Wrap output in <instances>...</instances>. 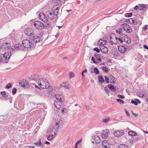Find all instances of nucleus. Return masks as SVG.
Returning <instances> with one entry per match:
<instances>
[{
    "label": "nucleus",
    "mask_w": 148,
    "mask_h": 148,
    "mask_svg": "<svg viewBox=\"0 0 148 148\" xmlns=\"http://www.w3.org/2000/svg\"><path fill=\"white\" fill-rule=\"evenodd\" d=\"M39 86L42 89L48 88L50 84L48 80L45 79H40L38 80Z\"/></svg>",
    "instance_id": "1"
},
{
    "label": "nucleus",
    "mask_w": 148,
    "mask_h": 148,
    "mask_svg": "<svg viewBox=\"0 0 148 148\" xmlns=\"http://www.w3.org/2000/svg\"><path fill=\"white\" fill-rule=\"evenodd\" d=\"M11 55V53L5 52L4 54L0 55V62L3 64L7 63L10 59Z\"/></svg>",
    "instance_id": "2"
},
{
    "label": "nucleus",
    "mask_w": 148,
    "mask_h": 148,
    "mask_svg": "<svg viewBox=\"0 0 148 148\" xmlns=\"http://www.w3.org/2000/svg\"><path fill=\"white\" fill-rule=\"evenodd\" d=\"M110 40L109 41L111 45H112L113 44H116L119 43L118 37H116L115 34H111L110 35Z\"/></svg>",
    "instance_id": "3"
},
{
    "label": "nucleus",
    "mask_w": 148,
    "mask_h": 148,
    "mask_svg": "<svg viewBox=\"0 0 148 148\" xmlns=\"http://www.w3.org/2000/svg\"><path fill=\"white\" fill-rule=\"evenodd\" d=\"M34 25L36 29L38 30H41L45 27L44 24L39 21H35L34 23Z\"/></svg>",
    "instance_id": "4"
},
{
    "label": "nucleus",
    "mask_w": 148,
    "mask_h": 148,
    "mask_svg": "<svg viewBox=\"0 0 148 148\" xmlns=\"http://www.w3.org/2000/svg\"><path fill=\"white\" fill-rule=\"evenodd\" d=\"M22 45L24 47V49L25 48H29L31 47L32 43L30 41L27 39L24 40L22 41Z\"/></svg>",
    "instance_id": "5"
},
{
    "label": "nucleus",
    "mask_w": 148,
    "mask_h": 148,
    "mask_svg": "<svg viewBox=\"0 0 148 148\" xmlns=\"http://www.w3.org/2000/svg\"><path fill=\"white\" fill-rule=\"evenodd\" d=\"M55 97L56 99L55 100L54 103L56 107L57 108L56 104H58L57 103L58 102H60L61 103H62L64 99L63 98L62 96L60 95L56 94Z\"/></svg>",
    "instance_id": "6"
},
{
    "label": "nucleus",
    "mask_w": 148,
    "mask_h": 148,
    "mask_svg": "<svg viewBox=\"0 0 148 148\" xmlns=\"http://www.w3.org/2000/svg\"><path fill=\"white\" fill-rule=\"evenodd\" d=\"M24 32L26 35L30 38L34 35V30L31 28H27Z\"/></svg>",
    "instance_id": "7"
},
{
    "label": "nucleus",
    "mask_w": 148,
    "mask_h": 148,
    "mask_svg": "<svg viewBox=\"0 0 148 148\" xmlns=\"http://www.w3.org/2000/svg\"><path fill=\"white\" fill-rule=\"evenodd\" d=\"M32 41L35 43H37L42 41V39L39 36L34 35L29 38Z\"/></svg>",
    "instance_id": "8"
},
{
    "label": "nucleus",
    "mask_w": 148,
    "mask_h": 148,
    "mask_svg": "<svg viewBox=\"0 0 148 148\" xmlns=\"http://www.w3.org/2000/svg\"><path fill=\"white\" fill-rule=\"evenodd\" d=\"M121 27L127 33H130L132 31V30L130 26L127 24L122 25Z\"/></svg>",
    "instance_id": "9"
},
{
    "label": "nucleus",
    "mask_w": 148,
    "mask_h": 148,
    "mask_svg": "<svg viewBox=\"0 0 148 148\" xmlns=\"http://www.w3.org/2000/svg\"><path fill=\"white\" fill-rule=\"evenodd\" d=\"M19 85V86L26 88L29 86V83L27 81L25 80H23L20 81Z\"/></svg>",
    "instance_id": "10"
},
{
    "label": "nucleus",
    "mask_w": 148,
    "mask_h": 148,
    "mask_svg": "<svg viewBox=\"0 0 148 148\" xmlns=\"http://www.w3.org/2000/svg\"><path fill=\"white\" fill-rule=\"evenodd\" d=\"M92 142L93 143L95 144H97L100 143L101 141L100 138L98 136H93L92 137Z\"/></svg>",
    "instance_id": "11"
},
{
    "label": "nucleus",
    "mask_w": 148,
    "mask_h": 148,
    "mask_svg": "<svg viewBox=\"0 0 148 148\" xmlns=\"http://www.w3.org/2000/svg\"><path fill=\"white\" fill-rule=\"evenodd\" d=\"M38 17L40 20L45 22H46L48 21L47 17L43 13H40L38 15Z\"/></svg>",
    "instance_id": "12"
},
{
    "label": "nucleus",
    "mask_w": 148,
    "mask_h": 148,
    "mask_svg": "<svg viewBox=\"0 0 148 148\" xmlns=\"http://www.w3.org/2000/svg\"><path fill=\"white\" fill-rule=\"evenodd\" d=\"M110 133L108 130L105 129L103 131V132L101 134V136L104 138H107Z\"/></svg>",
    "instance_id": "13"
},
{
    "label": "nucleus",
    "mask_w": 148,
    "mask_h": 148,
    "mask_svg": "<svg viewBox=\"0 0 148 148\" xmlns=\"http://www.w3.org/2000/svg\"><path fill=\"white\" fill-rule=\"evenodd\" d=\"M59 8L58 7L56 8L53 7L52 9V12L54 14L55 16H56L55 18H56L57 15H58L60 14L59 12Z\"/></svg>",
    "instance_id": "14"
},
{
    "label": "nucleus",
    "mask_w": 148,
    "mask_h": 148,
    "mask_svg": "<svg viewBox=\"0 0 148 148\" xmlns=\"http://www.w3.org/2000/svg\"><path fill=\"white\" fill-rule=\"evenodd\" d=\"M99 48L101 52L103 53L106 54L108 51V48L104 46H99Z\"/></svg>",
    "instance_id": "15"
},
{
    "label": "nucleus",
    "mask_w": 148,
    "mask_h": 148,
    "mask_svg": "<svg viewBox=\"0 0 148 148\" xmlns=\"http://www.w3.org/2000/svg\"><path fill=\"white\" fill-rule=\"evenodd\" d=\"M118 49L120 52L122 53H124L126 51V47L123 45L119 46Z\"/></svg>",
    "instance_id": "16"
},
{
    "label": "nucleus",
    "mask_w": 148,
    "mask_h": 148,
    "mask_svg": "<svg viewBox=\"0 0 148 148\" xmlns=\"http://www.w3.org/2000/svg\"><path fill=\"white\" fill-rule=\"evenodd\" d=\"M124 134V132L123 130L120 131L117 130L114 132V135L116 136H121Z\"/></svg>",
    "instance_id": "17"
},
{
    "label": "nucleus",
    "mask_w": 148,
    "mask_h": 148,
    "mask_svg": "<svg viewBox=\"0 0 148 148\" xmlns=\"http://www.w3.org/2000/svg\"><path fill=\"white\" fill-rule=\"evenodd\" d=\"M15 49L16 50H23L24 49L23 45L21 44H16L14 45Z\"/></svg>",
    "instance_id": "18"
},
{
    "label": "nucleus",
    "mask_w": 148,
    "mask_h": 148,
    "mask_svg": "<svg viewBox=\"0 0 148 148\" xmlns=\"http://www.w3.org/2000/svg\"><path fill=\"white\" fill-rule=\"evenodd\" d=\"M110 143H109L107 140H103L102 142V145L103 147L105 148L110 147Z\"/></svg>",
    "instance_id": "19"
},
{
    "label": "nucleus",
    "mask_w": 148,
    "mask_h": 148,
    "mask_svg": "<svg viewBox=\"0 0 148 148\" xmlns=\"http://www.w3.org/2000/svg\"><path fill=\"white\" fill-rule=\"evenodd\" d=\"M123 30L120 27L116 29V32L119 34V36H124L125 34L122 32Z\"/></svg>",
    "instance_id": "20"
},
{
    "label": "nucleus",
    "mask_w": 148,
    "mask_h": 148,
    "mask_svg": "<svg viewBox=\"0 0 148 148\" xmlns=\"http://www.w3.org/2000/svg\"><path fill=\"white\" fill-rule=\"evenodd\" d=\"M49 19L51 20H52L53 19L54 17H56L54 14L52 12H49L47 15Z\"/></svg>",
    "instance_id": "21"
},
{
    "label": "nucleus",
    "mask_w": 148,
    "mask_h": 148,
    "mask_svg": "<svg viewBox=\"0 0 148 148\" xmlns=\"http://www.w3.org/2000/svg\"><path fill=\"white\" fill-rule=\"evenodd\" d=\"M123 38L124 41L125 42L128 43H130L131 42V39L129 37L125 35L124 36Z\"/></svg>",
    "instance_id": "22"
},
{
    "label": "nucleus",
    "mask_w": 148,
    "mask_h": 148,
    "mask_svg": "<svg viewBox=\"0 0 148 148\" xmlns=\"http://www.w3.org/2000/svg\"><path fill=\"white\" fill-rule=\"evenodd\" d=\"M62 86L65 89H69L70 88V85L68 83L66 82L62 83Z\"/></svg>",
    "instance_id": "23"
},
{
    "label": "nucleus",
    "mask_w": 148,
    "mask_h": 148,
    "mask_svg": "<svg viewBox=\"0 0 148 148\" xmlns=\"http://www.w3.org/2000/svg\"><path fill=\"white\" fill-rule=\"evenodd\" d=\"M106 43V42L105 41L101 39L99 40L97 44L100 45L99 46H104V45H105Z\"/></svg>",
    "instance_id": "24"
},
{
    "label": "nucleus",
    "mask_w": 148,
    "mask_h": 148,
    "mask_svg": "<svg viewBox=\"0 0 148 148\" xmlns=\"http://www.w3.org/2000/svg\"><path fill=\"white\" fill-rule=\"evenodd\" d=\"M131 103L134 104L135 105H137L138 103H141L140 101L138 99H135L134 100H132Z\"/></svg>",
    "instance_id": "25"
},
{
    "label": "nucleus",
    "mask_w": 148,
    "mask_h": 148,
    "mask_svg": "<svg viewBox=\"0 0 148 148\" xmlns=\"http://www.w3.org/2000/svg\"><path fill=\"white\" fill-rule=\"evenodd\" d=\"M140 10H145L147 9V6L145 4H142L139 5Z\"/></svg>",
    "instance_id": "26"
},
{
    "label": "nucleus",
    "mask_w": 148,
    "mask_h": 148,
    "mask_svg": "<svg viewBox=\"0 0 148 148\" xmlns=\"http://www.w3.org/2000/svg\"><path fill=\"white\" fill-rule=\"evenodd\" d=\"M108 76H109L110 79H111V82H110L111 83L114 84L115 83L114 78L112 75H108Z\"/></svg>",
    "instance_id": "27"
},
{
    "label": "nucleus",
    "mask_w": 148,
    "mask_h": 148,
    "mask_svg": "<svg viewBox=\"0 0 148 148\" xmlns=\"http://www.w3.org/2000/svg\"><path fill=\"white\" fill-rule=\"evenodd\" d=\"M124 36H119V37L118 38V42L121 43H122L124 41Z\"/></svg>",
    "instance_id": "28"
},
{
    "label": "nucleus",
    "mask_w": 148,
    "mask_h": 148,
    "mask_svg": "<svg viewBox=\"0 0 148 148\" xmlns=\"http://www.w3.org/2000/svg\"><path fill=\"white\" fill-rule=\"evenodd\" d=\"M1 94L2 95L3 97L4 98V99H6L8 96V95L6 93L5 91H3L1 92Z\"/></svg>",
    "instance_id": "29"
},
{
    "label": "nucleus",
    "mask_w": 148,
    "mask_h": 148,
    "mask_svg": "<svg viewBox=\"0 0 148 148\" xmlns=\"http://www.w3.org/2000/svg\"><path fill=\"white\" fill-rule=\"evenodd\" d=\"M128 134L129 135H133L134 136H136L137 135V133H136L132 131H129L128 132Z\"/></svg>",
    "instance_id": "30"
},
{
    "label": "nucleus",
    "mask_w": 148,
    "mask_h": 148,
    "mask_svg": "<svg viewBox=\"0 0 148 148\" xmlns=\"http://www.w3.org/2000/svg\"><path fill=\"white\" fill-rule=\"evenodd\" d=\"M98 80L99 82L100 83H103L104 82L103 77L101 76L98 77Z\"/></svg>",
    "instance_id": "31"
},
{
    "label": "nucleus",
    "mask_w": 148,
    "mask_h": 148,
    "mask_svg": "<svg viewBox=\"0 0 148 148\" xmlns=\"http://www.w3.org/2000/svg\"><path fill=\"white\" fill-rule=\"evenodd\" d=\"M118 148H128V147L126 145L121 144L119 145Z\"/></svg>",
    "instance_id": "32"
},
{
    "label": "nucleus",
    "mask_w": 148,
    "mask_h": 148,
    "mask_svg": "<svg viewBox=\"0 0 148 148\" xmlns=\"http://www.w3.org/2000/svg\"><path fill=\"white\" fill-rule=\"evenodd\" d=\"M110 119V118L109 117H106L102 121V122L105 123H106L108 122Z\"/></svg>",
    "instance_id": "33"
},
{
    "label": "nucleus",
    "mask_w": 148,
    "mask_h": 148,
    "mask_svg": "<svg viewBox=\"0 0 148 148\" xmlns=\"http://www.w3.org/2000/svg\"><path fill=\"white\" fill-rule=\"evenodd\" d=\"M105 79V81L106 82V83L108 84L110 83L109 79V76H106L105 75L104 76Z\"/></svg>",
    "instance_id": "34"
},
{
    "label": "nucleus",
    "mask_w": 148,
    "mask_h": 148,
    "mask_svg": "<svg viewBox=\"0 0 148 148\" xmlns=\"http://www.w3.org/2000/svg\"><path fill=\"white\" fill-rule=\"evenodd\" d=\"M94 73L97 74H98L99 73V71L98 70V68L96 67L94 68Z\"/></svg>",
    "instance_id": "35"
},
{
    "label": "nucleus",
    "mask_w": 148,
    "mask_h": 148,
    "mask_svg": "<svg viewBox=\"0 0 148 148\" xmlns=\"http://www.w3.org/2000/svg\"><path fill=\"white\" fill-rule=\"evenodd\" d=\"M132 13H128L125 14V15L126 17H131L132 16Z\"/></svg>",
    "instance_id": "36"
},
{
    "label": "nucleus",
    "mask_w": 148,
    "mask_h": 148,
    "mask_svg": "<svg viewBox=\"0 0 148 148\" xmlns=\"http://www.w3.org/2000/svg\"><path fill=\"white\" fill-rule=\"evenodd\" d=\"M56 131H57L58 130L59 125L58 123H56V125L54 126Z\"/></svg>",
    "instance_id": "37"
},
{
    "label": "nucleus",
    "mask_w": 148,
    "mask_h": 148,
    "mask_svg": "<svg viewBox=\"0 0 148 148\" xmlns=\"http://www.w3.org/2000/svg\"><path fill=\"white\" fill-rule=\"evenodd\" d=\"M69 77L70 78H72L74 77V73L73 72H70L69 73Z\"/></svg>",
    "instance_id": "38"
},
{
    "label": "nucleus",
    "mask_w": 148,
    "mask_h": 148,
    "mask_svg": "<svg viewBox=\"0 0 148 148\" xmlns=\"http://www.w3.org/2000/svg\"><path fill=\"white\" fill-rule=\"evenodd\" d=\"M39 142H36L34 143V145H36L37 146L39 147L40 144L41 143V139L39 138L38 139Z\"/></svg>",
    "instance_id": "39"
},
{
    "label": "nucleus",
    "mask_w": 148,
    "mask_h": 148,
    "mask_svg": "<svg viewBox=\"0 0 148 148\" xmlns=\"http://www.w3.org/2000/svg\"><path fill=\"white\" fill-rule=\"evenodd\" d=\"M53 1L56 3V5H58L60 4V0H53Z\"/></svg>",
    "instance_id": "40"
},
{
    "label": "nucleus",
    "mask_w": 148,
    "mask_h": 148,
    "mask_svg": "<svg viewBox=\"0 0 148 148\" xmlns=\"http://www.w3.org/2000/svg\"><path fill=\"white\" fill-rule=\"evenodd\" d=\"M53 137V134H51L47 136V139L48 140H50L52 139Z\"/></svg>",
    "instance_id": "41"
},
{
    "label": "nucleus",
    "mask_w": 148,
    "mask_h": 148,
    "mask_svg": "<svg viewBox=\"0 0 148 148\" xmlns=\"http://www.w3.org/2000/svg\"><path fill=\"white\" fill-rule=\"evenodd\" d=\"M102 69L106 73H108V68L106 66H103L102 67Z\"/></svg>",
    "instance_id": "42"
},
{
    "label": "nucleus",
    "mask_w": 148,
    "mask_h": 148,
    "mask_svg": "<svg viewBox=\"0 0 148 148\" xmlns=\"http://www.w3.org/2000/svg\"><path fill=\"white\" fill-rule=\"evenodd\" d=\"M91 60L95 64H97L98 63H99V62L97 61L96 62L95 59V58L93 57H92L91 58Z\"/></svg>",
    "instance_id": "43"
},
{
    "label": "nucleus",
    "mask_w": 148,
    "mask_h": 148,
    "mask_svg": "<svg viewBox=\"0 0 148 148\" xmlns=\"http://www.w3.org/2000/svg\"><path fill=\"white\" fill-rule=\"evenodd\" d=\"M116 101L120 103L121 104H123L124 103V101L120 99H117L116 100Z\"/></svg>",
    "instance_id": "44"
},
{
    "label": "nucleus",
    "mask_w": 148,
    "mask_h": 148,
    "mask_svg": "<svg viewBox=\"0 0 148 148\" xmlns=\"http://www.w3.org/2000/svg\"><path fill=\"white\" fill-rule=\"evenodd\" d=\"M131 23L134 25L136 24L137 23L136 20L134 19L133 18H132V20H131Z\"/></svg>",
    "instance_id": "45"
},
{
    "label": "nucleus",
    "mask_w": 148,
    "mask_h": 148,
    "mask_svg": "<svg viewBox=\"0 0 148 148\" xmlns=\"http://www.w3.org/2000/svg\"><path fill=\"white\" fill-rule=\"evenodd\" d=\"M101 55L100 54L99 55V56H98L96 58V60L99 61V62H101Z\"/></svg>",
    "instance_id": "46"
},
{
    "label": "nucleus",
    "mask_w": 148,
    "mask_h": 148,
    "mask_svg": "<svg viewBox=\"0 0 148 148\" xmlns=\"http://www.w3.org/2000/svg\"><path fill=\"white\" fill-rule=\"evenodd\" d=\"M94 51H96L97 53H99L100 52V50L98 47H96L93 49Z\"/></svg>",
    "instance_id": "47"
},
{
    "label": "nucleus",
    "mask_w": 148,
    "mask_h": 148,
    "mask_svg": "<svg viewBox=\"0 0 148 148\" xmlns=\"http://www.w3.org/2000/svg\"><path fill=\"white\" fill-rule=\"evenodd\" d=\"M87 71V70L86 69H85L82 72V78H84H84H85V76H84V73L86 72Z\"/></svg>",
    "instance_id": "48"
},
{
    "label": "nucleus",
    "mask_w": 148,
    "mask_h": 148,
    "mask_svg": "<svg viewBox=\"0 0 148 148\" xmlns=\"http://www.w3.org/2000/svg\"><path fill=\"white\" fill-rule=\"evenodd\" d=\"M108 88L111 90H113L114 89V86L111 84L108 85Z\"/></svg>",
    "instance_id": "49"
},
{
    "label": "nucleus",
    "mask_w": 148,
    "mask_h": 148,
    "mask_svg": "<svg viewBox=\"0 0 148 148\" xmlns=\"http://www.w3.org/2000/svg\"><path fill=\"white\" fill-rule=\"evenodd\" d=\"M12 87V84L10 83L8 84L6 86V88L9 89Z\"/></svg>",
    "instance_id": "50"
},
{
    "label": "nucleus",
    "mask_w": 148,
    "mask_h": 148,
    "mask_svg": "<svg viewBox=\"0 0 148 148\" xmlns=\"http://www.w3.org/2000/svg\"><path fill=\"white\" fill-rule=\"evenodd\" d=\"M17 89L16 88H14L12 90V93L13 94H15L16 92Z\"/></svg>",
    "instance_id": "51"
},
{
    "label": "nucleus",
    "mask_w": 148,
    "mask_h": 148,
    "mask_svg": "<svg viewBox=\"0 0 148 148\" xmlns=\"http://www.w3.org/2000/svg\"><path fill=\"white\" fill-rule=\"evenodd\" d=\"M132 140L133 142H136L138 141V138H136L135 137L133 138L132 139Z\"/></svg>",
    "instance_id": "52"
},
{
    "label": "nucleus",
    "mask_w": 148,
    "mask_h": 148,
    "mask_svg": "<svg viewBox=\"0 0 148 148\" xmlns=\"http://www.w3.org/2000/svg\"><path fill=\"white\" fill-rule=\"evenodd\" d=\"M139 5L138 6V5H136L134 8V9L135 10H139Z\"/></svg>",
    "instance_id": "53"
},
{
    "label": "nucleus",
    "mask_w": 148,
    "mask_h": 148,
    "mask_svg": "<svg viewBox=\"0 0 148 148\" xmlns=\"http://www.w3.org/2000/svg\"><path fill=\"white\" fill-rule=\"evenodd\" d=\"M131 20H132V18H130L127 19L126 22L127 23H131V22H132Z\"/></svg>",
    "instance_id": "54"
},
{
    "label": "nucleus",
    "mask_w": 148,
    "mask_h": 148,
    "mask_svg": "<svg viewBox=\"0 0 148 148\" xmlns=\"http://www.w3.org/2000/svg\"><path fill=\"white\" fill-rule=\"evenodd\" d=\"M148 28L147 27V25H145L143 28V29L144 31H145V30H147Z\"/></svg>",
    "instance_id": "55"
},
{
    "label": "nucleus",
    "mask_w": 148,
    "mask_h": 148,
    "mask_svg": "<svg viewBox=\"0 0 148 148\" xmlns=\"http://www.w3.org/2000/svg\"><path fill=\"white\" fill-rule=\"evenodd\" d=\"M125 112L127 116H128L130 117V114H129V112H128V111L126 109H125Z\"/></svg>",
    "instance_id": "56"
},
{
    "label": "nucleus",
    "mask_w": 148,
    "mask_h": 148,
    "mask_svg": "<svg viewBox=\"0 0 148 148\" xmlns=\"http://www.w3.org/2000/svg\"><path fill=\"white\" fill-rule=\"evenodd\" d=\"M117 97L118 98L121 99H123L124 97V96L121 95H117Z\"/></svg>",
    "instance_id": "57"
},
{
    "label": "nucleus",
    "mask_w": 148,
    "mask_h": 148,
    "mask_svg": "<svg viewBox=\"0 0 148 148\" xmlns=\"http://www.w3.org/2000/svg\"><path fill=\"white\" fill-rule=\"evenodd\" d=\"M82 139L78 140L76 143L75 145L77 146L79 143H80L82 141Z\"/></svg>",
    "instance_id": "58"
},
{
    "label": "nucleus",
    "mask_w": 148,
    "mask_h": 148,
    "mask_svg": "<svg viewBox=\"0 0 148 148\" xmlns=\"http://www.w3.org/2000/svg\"><path fill=\"white\" fill-rule=\"evenodd\" d=\"M145 95L144 94L141 93L139 95V96L140 97H144Z\"/></svg>",
    "instance_id": "59"
},
{
    "label": "nucleus",
    "mask_w": 148,
    "mask_h": 148,
    "mask_svg": "<svg viewBox=\"0 0 148 148\" xmlns=\"http://www.w3.org/2000/svg\"><path fill=\"white\" fill-rule=\"evenodd\" d=\"M39 147H40L42 148H43L44 147V145L41 142V143L40 144V146Z\"/></svg>",
    "instance_id": "60"
},
{
    "label": "nucleus",
    "mask_w": 148,
    "mask_h": 148,
    "mask_svg": "<svg viewBox=\"0 0 148 148\" xmlns=\"http://www.w3.org/2000/svg\"><path fill=\"white\" fill-rule=\"evenodd\" d=\"M143 47L145 49L148 50V47L146 45H143Z\"/></svg>",
    "instance_id": "61"
},
{
    "label": "nucleus",
    "mask_w": 148,
    "mask_h": 148,
    "mask_svg": "<svg viewBox=\"0 0 148 148\" xmlns=\"http://www.w3.org/2000/svg\"><path fill=\"white\" fill-rule=\"evenodd\" d=\"M99 54H98L97 53H95L94 55V56L96 58V59L99 56Z\"/></svg>",
    "instance_id": "62"
},
{
    "label": "nucleus",
    "mask_w": 148,
    "mask_h": 148,
    "mask_svg": "<svg viewBox=\"0 0 148 148\" xmlns=\"http://www.w3.org/2000/svg\"><path fill=\"white\" fill-rule=\"evenodd\" d=\"M66 109L65 108H64L63 110H62V112H64L65 113H66Z\"/></svg>",
    "instance_id": "63"
},
{
    "label": "nucleus",
    "mask_w": 148,
    "mask_h": 148,
    "mask_svg": "<svg viewBox=\"0 0 148 148\" xmlns=\"http://www.w3.org/2000/svg\"><path fill=\"white\" fill-rule=\"evenodd\" d=\"M35 146H29L28 148H35Z\"/></svg>",
    "instance_id": "64"
}]
</instances>
